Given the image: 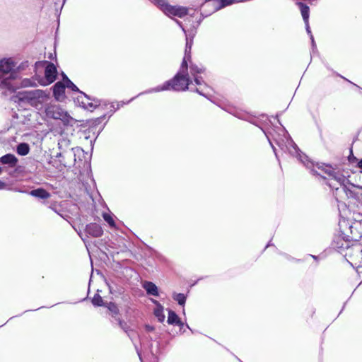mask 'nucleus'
Returning <instances> with one entry per match:
<instances>
[{
  "mask_svg": "<svg viewBox=\"0 0 362 362\" xmlns=\"http://www.w3.org/2000/svg\"><path fill=\"white\" fill-rule=\"evenodd\" d=\"M92 303L95 306L105 305V304L103 303V300L99 294H95L93 296V298L92 299Z\"/></svg>",
  "mask_w": 362,
  "mask_h": 362,
  "instance_id": "obj_21",
  "label": "nucleus"
},
{
  "mask_svg": "<svg viewBox=\"0 0 362 362\" xmlns=\"http://www.w3.org/2000/svg\"><path fill=\"white\" fill-rule=\"evenodd\" d=\"M322 170L330 177V180L336 181L338 185H344L346 177L339 172L334 171L330 166L325 165Z\"/></svg>",
  "mask_w": 362,
  "mask_h": 362,
  "instance_id": "obj_6",
  "label": "nucleus"
},
{
  "mask_svg": "<svg viewBox=\"0 0 362 362\" xmlns=\"http://www.w3.org/2000/svg\"><path fill=\"white\" fill-rule=\"evenodd\" d=\"M204 68L199 67L197 65L192 64L190 66V73L192 76H197L198 74L204 73Z\"/></svg>",
  "mask_w": 362,
  "mask_h": 362,
  "instance_id": "obj_17",
  "label": "nucleus"
},
{
  "mask_svg": "<svg viewBox=\"0 0 362 362\" xmlns=\"http://www.w3.org/2000/svg\"><path fill=\"white\" fill-rule=\"evenodd\" d=\"M304 23H305V25L306 31H307L308 34L310 35V36L312 45H313V46H315L314 37H313V35H312V33H311V30H310V25H309V21H307V22H304Z\"/></svg>",
  "mask_w": 362,
  "mask_h": 362,
  "instance_id": "obj_23",
  "label": "nucleus"
},
{
  "mask_svg": "<svg viewBox=\"0 0 362 362\" xmlns=\"http://www.w3.org/2000/svg\"><path fill=\"white\" fill-rule=\"evenodd\" d=\"M191 47L192 42H189L187 40L185 57L179 72L172 80L168 81L162 86L148 90V93L168 90L170 89L176 91H183L188 89L189 85L192 83V81L189 79L187 74V60H189L191 58Z\"/></svg>",
  "mask_w": 362,
  "mask_h": 362,
  "instance_id": "obj_1",
  "label": "nucleus"
},
{
  "mask_svg": "<svg viewBox=\"0 0 362 362\" xmlns=\"http://www.w3.org/2000/svg\"><path fill=\"white\" fill-rule=\"evenodd\" d=\"M359 168H362V159L358 163Z\"/></svg>",
  "mask_w": 362,
  "mask_h": 362,
  "instance_id": "obj_33",
  "label": "nucleus"
},
{
  "mask_svg": "<svg viewBox=\"0 0 362 362\" xmlns=\"http://www.w3.org/2000/svg\"><path fill=\"white\" fill-rule=\"evenodd\" d=\"M51 209H53L56 213H57L58 214H59L61 216V217H63L64 218H66L65 216L61 214H59L53 206H51Z\"/></svg>",
  "mask_w": 362,
  "mask_h": 362,
  "instance_id": "obj_32",
  "label": "nucleus"
},
{
  "mask_svg": "<svg viewBox=\"0 0 362 362\" xmlns=\"http://www.w3.org/2000/svg\"><path fill=\"white\" fill-rule=\"evenodd\" d=\"M153 303L156 305V308L154 310V315L158 318V321L163 322L165 320V315L163 313V307L157 301L153 300Z\"/></svg>",
  "mask_w": 362,
  "mask_h": 362,
  "instance_id": "obj_12",
  "label": "nucleus"
},
{
  "mask_svg": "<svg viewBox=\"0 0 362 362\" xmlns=\"http://www.w3.org/2000/svg\"><path fill=\"white\" fill-rule=\"evenodd\" d=\"M146 329L148 332H151V331H153L154 330V327L151 326V325H146Z\"/></svg>",
  "mask_w": 362,
  "mask_h": 362,
  "instance_id": "obj_29",
  "label": "nucleus"
},
{
  "mask_svg": "<svg viewBox=\"0 0 362 362\" xmlns=\"http://www.w3.org/2000/svg\"><path fill=\"white\" fill-rule=\"evenodd\" d=\"M168 323L170 325H180V321L177 314L172 310H169L168 317Z\"/></svg>",
  "mask_w": 362,
  "mask_h": 362,
  "instance_id": "obj_15",
  "label": "nucleus"
},
{
  "mask_svg": "<svg viewBox=\"0 0 362 362\" xmlns=\"http://www.w3.org/2000/svg\"><path fill=\"white\" fill-rule=\"evenodd\" d=\"M143 288L146 290V293L153 296H158V289L155 284L151 281H145L143 284Z\"/></svg>",
  "mask_w": 362,
  "mask_h": 362,
  "instance_id": "obj_10",
  "label": "nucleus"
},
{
  "mask_svg": "<svg viewBox=\"0 0 362 362\" xmlns=\"http://www.w3.org/2000/svg\"><path fill=\"white\" fill-rule=\"evenodd\" d=\"M63 79L64 82L65 87L71 88L72 90L77 91L78 90V88L74 85L69 78L68 77L63 74Z\"/></svg>",
  "mask_w": 362,
  "mask_h": 362,
  "instance_id": "obj_18",
  "label": "nucleus"
},
{
  "mask_svg": "<svg viewBox=\"0 0 362 362\" xmlns=\"http://www.w3.org/2000/svg\"><path fill=\"white\" fill-rule=\"evenodd\" d=\"M0 162L2 164H8L11 167H14L18 162L17 158L13 154H6L0 158Z\"/></svg>",
  "mask_w": 362,
  "mask_h": 362,
  "instance_id": "obj_11",
  "label": "nucleus"
},
{
  "mask_svg": "<svg viewBox=\"0 0 362 362\" xmlns=\"http://www.w3.org/2000/svg\"><path fill=\"white\" fill-rule=\"evenodd\" d=\"M35 82H33L31 80L28 78L23 80L21 82V86L24 87L35 86Z\"/></svg>",
  "mask_w": 362,
  "mask_h": 362,
  "instance_id": "obj_24",
  "label": "nucleus"
},
{
  "mask_svg": "<svg viewBox=\"0 0 362 362\" xmlns=\"http://www.w3.org/2000/svg\"><path fill=\"white\" fill-rule=\"evenodd\" d=\"M16 151L21 156H26L30 151L29 145L26 143H21L17 146Z\"/></svg>",
  "mask_w": 362,
  "mask_h": 362,
  "instance_id": "obj_16",
  "label": "nucleus"
},
{
  "mask_svg": "<svg viewBox=\"0 0 362 362\" xmlns=\"http://www.w3.org/2000/svg\"><path fill=\"white\" fill-rule=\"evenodd\" d=\"M195 91L197 92L198 93L202 95V93L199 90V88H196Z\"/></svg>",
  "mask_w": 362,
  "mask_h": 362,
  "instance_id": "obj_34",
  "label": "nucleus"
},
{
  "mask_svg": "<svg viewBox=\"0 0 362 362\" xmlns=\"http://www.w3.org/2000/svg\"><path fill=\"white\" fill-rule=\"evenodd\" d=\"M86 231L90 235L95 238L100 237L103 233L102 227L95 223L87 225Z\"/></svg>",
  "mask_w": 362,
  "mask_h": 362,
  "instance_id": "obj_8",
  "label": "nucleus"
},
{
  "mask_svg": "<svg viewBox=\"0 0 362 362\" xmlns=\"http://www.w3.org/2000/svg\"><path fill=\"white\" fill-rule=\"evenodd\" d=\"M46 64L45 69V78L40 81V84L45 86L52 83L57 78V69L55 65L49 62H44Z\"/></svg>",
  "mask_w": 362,
  "mask_h": 362,
  "instance_id": "obj_5",
  "label": "nucleus"
},
{
  "mask_svg": "<svg viewBox=\"0 0 362 362\" xmlns=\"http://www.w3.org/2000/svg\"><path fill=\"white\" fill-rule=\"evenodd\" d=\"M6 187V184L4 182L0 180V190L5 189Z\"/></svg>",
  "mask_w": 362,
  "mask_h": 362,
  "instance_id": "obj_28",
  "label": "nucleus"
},
{
  "mask_svg": "<svg viewBox=\"0 0 362 362\" xmlns=\"http://www.w3.org/2000/svg\"><path fill=\"white\" fill-rule=\"evenodd\" d=\"M81 103H82V105L83 107L86 109V110H92L93 109L95 108V107L97 106L96 104H93L92 102H88L87 101L85 102V101H81Z\"/></svg>",
  "mask_w": 362,
  "mask_h": 362,
  "instance_id": "obj_22",
  "label": "nucleus"
},
{
  "mask_svg": "<svg viewBox=\"0 0 362 362\" xmlns=\"http://www.w3.org/2000/svg\"><path fill=\"white\" fill-rule=\"evenodd\" d=\"M15 64L11 59L0 61V88L3 94L14 92L18 87L16 80L18 73L14 70Z\"/></svg>",
  "mask_w": 362,
  "mask_h": 362,
  "instance_id": "obj_2",
  "label": "nucleus"
},
{
  "mask_svg": "<svg viewBox=\"0 0 362 362\" xmlns=\"http://www.w3.org/2000/svg\"><path fill=\"white\" fill-rule=\"evenodd\" d=\"M153 1L168 16H175L182 18L187 14V9L186 8L170 6L165 0H153Z\"/></svg>",
  "mask_w": 362,
  "mask_h": 362,
  "instance_id": "obj_3",
  "label": "nucleus"
},
{
  "mask_svg": "<svg viewBox=\"0 0 362 362\" xmlns=\"http://www.w3.org/2000/svg\"><path fill=\"white\" fill-rule=\"evenodd\" d=\"M29 194L33 197L40 199H48L50 197V194L42 188L32 190Z\"/></svg>",
  "mask_w": 362,
  "mask_h": 362,
  "instance_id": "obj_13",
  "label": "nucleus"
},
{
  "mask_svg": "<svg viewBox=\"0 0 362 362\" xmlns=\"http://www.w3.org/2000/svg\"><path fill=\"white\" fill-rule=\"evenodd\" d=\"M194 78V82L197 85H202L203 83V80L202 77H199L198 76H192Z\"/></svg>",
  "mask_w": 362,
  "mask_h": 362,
  "instance_id": "obj_27",
  "label": "nucleus"
},
{
  "mask_svg": "<svg viewBox=\"0 0 362 362\" xmlns=\"http://www.w3.org/2000/svg\"><path fill=\"white\" fill-rule=\"evenodd\" d=\"M303 163H304V164L308 167V168H310L311 165H313V164L308 160L307 163H305L304 160H302Z\"/></svg>",
  "mask_w": 362,
  "mask_h": 362,
  "instance_id": "obj_30",
  "label": "nucleus"
},
{
  "mask_svg": "<svg viewBox=\"0 0 362 362\" xmlns=\"http://www.w3.org/2000/svg\"><path fill=\"white\" fill-rule=\"evenodd\" d=\"M1 172H2V169H1V168L0 167V174L1 173Z\"/></svg>",
  "mask_w": 362,
  "mask_h": 362,
  "instance_id": "obj_36",
  "label": "nucleus"
},
{
  "mask_svg": "<svg viewBox=\"0 0 362 362\" xmlns=\"http://www.w3.org/2000/svg\"><path fill=\"white\" fill-rule=\"evenodd\" d=\"M233 0H221V4L218 7V8H223L224 6H228L233 3Z\"/></svg>",
  "mask_w": 362,
  "mask_h": 362,
  "instance_id": "obj_26",
  "label": "nucleus"
},
{
  "mask_svg": "<svg viewBox=\"0 0 362 362\" xmlns=\"http://www.w3.org/2000/svg\"><path fill=\"white\" fill-rule=\"evenodd\" d=\"M45 112L47 117L62 120L65 124H69L71 119L66 111L56 105H47Z\"/></svg>",
  "mask_w": 362,
  "mask_h": 362,
  "instance_id": "obj_4",
  "label": "nucleus"
},
{
  "mask_svg": "<svg viewBox=\"0 0 362 362\" xmlns=\"http://www.w3.org/2000/svg\"><path fill=\"white\" fill-rule=\"evenodd\" d=\"M328 185L330 187L335 188L336 189H338V187H336L335 185H334L332 182H329Z\"/></svg>",
  "mask_w": 362,
  "mask_h": 362,
  "instance_id": "obj_31",
  "label": "nucleus"
},
{
  "mask_svg": "<svg viewBox=\"0 0 362 362\" xmlns=\"http://www.w3.org/2000/svg\"><path fill=\"white\" fill-rule=\"evenodd\" d=\"M297 5L298 6V7L300 10V13H301V15H302L304 22L308 21L309 16H310L309 7L306 4H305L302 2H298Z\"/></svg>",
  "mask_w": 362,
  "mask_h": 362,
  "instance_id": "obj_14",
  "label": "nucleus"
},
{
  "mask_svg": "<svg viewBox=\"0 0 362 362\" xmlns=\"http://www.w3.org/2000/svg\"><path fill=\"white\" fill-rule=\"evenodd\" d=\"M173 299L180 305H183L186 301V296L182 293H175L173 296Z\"/></svg>",
  "mask_w": 362,
  "mask_h": 362,
  "instance_id": "obj_20",
  "label": "nucleus"
},
{
  "mask_svg": "<svg viewBox=\"0 0 362 362\" xmlns=\"http://www.w3.org/2000/svg\"><path fill=\"white\" fill-rule=\"evenodd\" d=\"M65 85L63 82H57L53 87V93L57 100H60L64 93Z\"/></svg>",
  "mask_w": 362,
  "mask_h": 362,
  "instance_id": "obj_9",
  "label": "nucleus"
},
{
  "mask_svg": "<svg viewBox=\"0 0 362 362\" xmlns=\"http://www.w3.org/2000/svg\"><path fill=\"white\" fill-rule=\"evenodd\" d=\"M312 171L313 172V173H317V172L315 171V170H312Z\"/></svg>",
  "mask_w": 362,
  "mask_h": 362,
  "instance_id": "obj_35",
  "label": "nucleus"
},
{
  "mask_svg": "<svg viewBox=\"0 0 362 362\" xmlns=\"http://www.w3.org/2000/svg\"><path fill=\"white\" fill-rule=\"evenodd\" d=\"M32 95L30 97L31 99V104L35 105L36 107H37V101L35 99L39 100V103H42L47 98V94L42 90H35L30 93Z\"/></svg>",
  "mask_w": 362,
  "mask_h": 362,
  "instance_id": "obj_7",
  "label": "nucleus"
},
{
  "mask_svg": "<svg viewBox=\"0 0 362 362\" xmlns=\"http://www.w3.org/2000/svg\"><path fill=\"white\" fill-rule=\"evenodd\" d=\"M103 217L104 220L109 224V226L112 228L115 227V223L112 216L107 213H103Z\"/></svg>",
  "mask_w": 362,
  "mask_h": 362,
  "instance_id": "obj_19",
  "label": "nucleus"
},
{
  "mask_svg": "<svg viewBox=\"0 0 362 362\" xmlns=\"http://www.w3.org/2000/svg\"><path fill=\"white\" fill-rule=\"evenodd\" d=\"M107 308L114 313H117L118 309L116 305L113 303H109L107 305Z\"/></svg>",
  "mask_w": 362,
  "mask_h": 362,
  "instance_id": "obj_25",
  "label": "nucleus"
}]
</instances>
